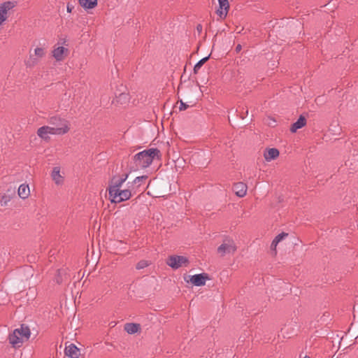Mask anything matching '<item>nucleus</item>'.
I'll return each instance as SVG.
<instances>
[{
	"mask_svg": "<svg viewBox=\"0 0 358 358\" xmlns=\"http://www.w3.org/2000/svg\"><path fill=\"white\" fill-rule=\"evenodd\" d=\"M161 157L160 150L157 148H150L144 150L136 154L131 162V171H136L140 169L148 167L153 162L155 157L159 159Z\"/></svg>",
	"mask_w": 358,
	"mask_h": 358,
	"instance_id": "obj_1",
	"label": "nucleus"
},
{
	"mask_svg": "<svg viewBox=\"0 0 358 358\" xmlns=\"http://www.w3.org/2000/svg\"><path fill=\"white\" fill-rule=\"evenodd\" d=\"M134 188H130V186H128V188L126 189H119L116 190L113 193H110L109 198L112 203H120L124 201L129 200L131 196Z\"/></svg>",
	"mask_w": 358,
	"mask_h": 358,
	"instance_id": "obj_2",
	"label": "nucleus"
},
{
	"mask_svg": "<svg viewBox=\"0 0 358 358\" xmlns=\"http://www.w3.org/2000/svg\"><path fill=\"white\" fill-rule=\"evenodd\" d=\"M66 134V129L52 128L49 126H43L38 129V136L45 140L50 138L49 135H63Z\"/></svg>",
	"mask_w": 358,
	"mask_h": 358,
	"instance_id": "obj_3",
	"label": "nucleus"
},
{
	"mask_svg": "<svg viewBox=\"0 0 358 358\" xmlns=\"http://www.w3.org/2000/svg\"><path fill=\"white\" fill-rule=\"evenodd\" d=\"M237 250V247L233 239L226 238L223 243L217 248V252L223 257L227 254H234Z\"/></svg>",
	"mask_w": 358,
	"mask_h": 358,
	"instance_id": "obj_4",
	"label": "nucleus"
},
{
	"mask_svg": "<svg viewBox=\"0 0 358 358\" xmlns=\"http://www.w3.org/2000/svg\"><path fill=\"white\" fill-rule=\"evenodd\" d=\"M189 260L187 257L179 255L170 256L166 261V264L173 269H178L183 265H187Z\"/></svg>",
	"mask_w": 358,
	"mask_h": 358,
	"instance_id": "obj_5",
	"label": "nucleus"
},
{
	"mask_svg": "<svg viewBox=\"0 0 358 358\" xmlns=\"http://www.w3.org/2000/svg\"><path fill=\"white\" fill-rule=\"evenodd\" d=\"M129 177V173H126L122 176L121 178H117L116 176H113L111 180L109 182L108 190V194L113 193L116 190L120 189L123 183L127 180Z\"/></svg>",
	"mask_w": 358,
	"mask_h": 358,
	"instance_id": "obj_6",
	"label": "nucleus"
},
{
	"mask_svg": "<svg viewBox=\"0 0 358 358\" xmlns=\"http://www.w3.org/2000/svg\"><path fill=\"white\" fill-rule=\"evenodd\" d=\"M16 5V2L8 1L0 4V25L8 18V13Z\"/></svg>",
	"mask_w": 358,
	"mask_h": 358,
	"instance_id": "obj_7",
	"label": "nucleus"
},
{
	"mask_svg": "<svg viewBox=\"0 0 358 358\" xmlns=\"http://www.w3.org/2000/svg\"><path fill=\"white\" fill-rule=\"evenodd\" d=\"M48 122H49L50 124L51 125L50 127L52 128L66 129V133L69 130L68 122L64 119L60 118L59 117L52 116V117H50Z\"/></svg>",
	"mask_w": 358,
	"mask_h": 358,
	"instance_id": "obj_8",
	"label": "nucleus"
},
{
	"mask_svg": "<svg viewBox=\"0 0 358 358\" xmlns=\"http://www.w3.org/2000/svg\"><path fill=\"white\" fill-rule=\"evenodd\" d=\"M210 280L208 273H202L199 274H195L190 276V282L197 287L203 286L206 284V280Z\"/></svg>",
	"mask_w": 358,
	"mask_h": 358,
	"instance_id": "obj_9",
	"label": "nucleus"
},
{
	"mask_svg": "<svg viewBox=\"0 0 358 358\" xmlns=\"http://www.w3.org/2000/svg\"><path fill=\"white\" fill-rule=\"evenodd\" d=\"M219 7L216 10L217 15L221 19H225L229 9V3L228 0H218Z\"/></svg>",
	"mask_w": 358,
	"mask_h": 358,
	"instance_id": "obj_10",
	"label": "nucleus"
},
{
	"mask_svg": "<svg viewBox=\"0 0 358 358\" xmlns=\"http://www.w3.org/2000/svg\"><path fill=\"white\" fill-rule=\"evenodd\" d=\"M247 185L242 182L235 183L233 187L235 194L238 197H243L247 193Z\"/></svg>",
	"mask_w": 358,
	"mask_h": 358,
	"instance_id": "obj_11",
	"label": "nucleus"
},
{
	"mask_svg": "<svg viewBox=\"0 0 358 358\" xmlns=\"http://www.w3.org/2000/svg\"><path fill=\"white\" fill-rule=\"evenodd\" d=\"M65 355L69 358H78L80 356V350L71 343L65 348Z\"/></svg>",
	"mask_w": 358,
	"mask_h": 358,
	"instance_id": "obj_12",
	"label": "nucleus"
},
{
	"mask_svg": "<svg viewBox=\"0 0 358 358\" xmlns=\"http://www.w3.org/2000/svg\"><path fill=\"white\" fill-rule=\"evenodd\" d=\"M68 51V49L64 47H57L52 50V57L58 62L62 61L64 58V53H67Z\"/></svg>",
	"mask_w": 358,
	"mask_h": 358,
	"instance_id": "obj_13",
	"label": "nucleus"
},
{
	"mask_svg": "<svg viewBox=\"0 0 358 358\" xmlns=\"http://www.w3.org/2000/svg\"><path fill=\"white\" fill-rule=\"evenodd\" d=\"M18 334L19 331L17 329H15L8 336L9 343L13 347L20 346L19 344L22 343V339Z\"/></svg>",
	"mask_w": 358,
	"mask_h": 358,
	"instance_id": "obj_14",
	"label": "nucleus"
},
{
	"mask_svg": "<svg viewBox=\"0 0 358 358\" xmlns=\"http://www.w3.org/2000/svg\"><path fill=\"white\" fill-rule=\"evenodd\" d=\"M306 124V119L303 115H300L299 119L293 123L290 127V131L292 133L296 132L298 129L304 127Z\"/></svg>",
	"mask_w": 358,
	"mask_h": 358,
	"instance_id": "obj_15",
	"label": "nucleus"
},
{
	"mask_svg": "<svg viewBox=\"0 0 358 358\" xmlns=\"http://www.w3.org/2000/svg\"><path fill=\"white\" fill-rule=\"evenodd\" d=\"M279 154V150L277 148H269L264 152V156L267 162H270L278 157Z\"/></svg>",
	"mask_w": 358,
	"mask_h": 358,
	"instance_id": "obj_16",
	"label": "nucleus"
},
{
	"mask_svg": "<svg viewBox=\"0 0 358 358\" xmlns=\"http://www.w3.org/2000/svg\"><path fill=\"white\" fill-rule=\"evenodd\" d=\"M147 179H148V176L145 175L136 177L132 183L130 185V188L131 189L134 188L133 192L134 193H136L137 188L139 187L142 185V182ZM129 184H130L129 182L127 183L128 186H129Z\"/></svg>",
	"mask_w": 358,
	"mask_h": 358,
	"instance_id": "obj_17",
	"label": "nucleus"
},
{
	"mask_svg": "<svg viewBox=\"0 0 358 358\" xmlns=\"http://www.w3.org/2000/svg\"><path fill=\"white\" fill-rule=\"evenodd\" d=\"M30 194L29 185L22 184L18 187V195L20 198L27 199Z\"/></svg>",
	"mask_w": 358,
	"mask_h": 358,
	"instance_id": "obj_18",
	"label": "nucleus"
},
{
	"mask_svg": "<svg viewBox=\"0 0 358 358\" xmlns=\"http://www.w3.org/2000/svg\"><path fill=\"white\" fill-rule=\"evenodd\" d=\"M140 329V324L136 323H127L124 326V330L129 334H133Z\"/></svg>",
	"mask_w": 358,
	"mask_h": 358,
	"instance_id": "obj_19",
	"label": "nucleus"
},
{
	"mask_svg": "<svg viewBox=\"0 0 358 358\" xmlns=\"http://www.w3.org/2000/svg\"><path fill=\"white\" fill-rule=\"evenodd\" d=\"M79 3L85 9H91L97 5V0H79Z\"/></svg>",
	"mask_w": 358,
	"mask_h": 358,
	"instance_id": "obj_20",
	"label": "nucleus"
},
{
	"mask_svg": "<svg viewBox=\"0 0 358 358\" xmlns=\"http://www.w3.org/2000/svg\"><path fill=\"white\" fill-rule=\"evenodd\" d=\"M19 331L18 335L22 338H25L26 339H29L31 335L29 328L24 325L22 324L20 329H17Z\"/></svg>",
	"mask_w": 358,
	"mask_h": 358,
	"instance_id": "obj_21",
	"label": "nucleus"
},
{
	"mask_svg": "<svg viewBox=\"0 0 358 358\" xmlns=\"http://www.w3.org/2000/svg\"><path fill=\"white\" fill-rule=\"evenodd\" d=\"M116 101L121 104L126 103L129 101V94L124 92L120 93L119 95L115 96Z\"/></svg>",
	"mask_w": 358,
	"mask_h": 358,
	"instance_id": "obj_22",
	"label": "nucleus"
},
{
	"mask_svg": "<svg viewBox=\"0 0 358 358\" xmlns=\"http://www.w3.org/2000/svg\"><path fill=\"white\" fill-rule=\"evenodd\" d=\"M210 55H209L207 57H203V59H200L194 66V73H197L199 70L201 69V67L206 62L209 58Z\"/></svg>",
	"mask_w": 358,
	"mask_h": 358,
	"instance_id": "obj_23",
	"label": "nucleus"
},
{
	"mask_svg": "<svg viewBox=\"0 0 358 358\" xmlns=\"http://www.w3.org/2000/svg\"><path fill=\"white\" fill-rule=\"evenodd\" d=\"M38 61L32 55H30L29 58L25 62L27 67H33L38 64Z\"/></svg>",
	"mask_w": 358,
	"mask_h": 358,
	"instance_id": "obj_24",
	"label": "nucleus"
},
{
	"mask_svg": "<svg viewBox=\"0 0 358 358\" xmlns=\"http://www.w3.org/2000/svg\"><path fill=\"white\" fill-rule=\"evenodd\" d=\"M52 177L57 184L59 183V178H61V176L59 174V169L57 167L53 169Z\"/></svg>",
	"mask_w": 358,
	"mask_h": 358,
	"instance_id": "obj_25",
	"label": "nucleus"
},
{
	"mask_svg": "<svg viewBox=\"0 0 358 358\" xmlns=\"http://www.w3.org/2000/svg\"><path fill=\"white\" fill-rule=\"evenodd\" d=\"M34 55L35 56L38 57H43L45 56V51L43 48H36L35 50H34Z\"/></svg>",
	"mask_w": 358,
	"mask_h": 358,
	"instance_id": "obj_26",
	"label": "nucleus"
},
{
	"mask_svg": "<svg viewBox=\"0 0 358 358\" xmlns=\"http://www.w3.org/2000/svg\"><path fill=\"white\" fill-rule=\"evenodd\" d=\"M148 266V262L146 260H141L138 262L136 266V269L141 270Z\"/></svg>",
	"mask_w": 358,
	"mask_h": 358,
	"instance_id": "obj_27",
	"label": "nucleus"
},
{
	"mask_svg": "<svg viewBox=\"0 0 358 358\" xmlns=\"http://www.w3.org/2000/svg\"><path fill=\"white\" fill-rule=\"evenodd\" d=\"M288 236L287 233L282 232L279 234L278 236H276L275 238H276V241H278L280 242L282 240H283L285 237Z\"/></svg>",
	"mask_w": 358,
	"mask_h": 358,
	"instance_id": "obj_28",
	"label": "nucleus"
},
{
	"mask_svg": "<svg viewBox=\"0 0 358 358\" xmlns=\"http://www.w3.org/2000/svg\"><path fill=\"white\" fill-rule=\"evenodd\" d=\"M9 201H10V197L6 195H3L0 199V202H1V205H6Z\"/></svg>",
	"mask_w": 358,
	"mask_h": 358,
	"instance_id": "obj_29",
	"label": "nucleus"
},
{
	"mask_svg": "<svg viewBox=\"0 0 358 358\" xmlns=\"http://www.w3.org/2000/svg\"><path fill=\"white\" fill-rule=\"evenodd\" d=\"M188 108H189V105H187L186 103H184L182 100L180 101V106H179L180 110H185Z\"/></svg>",
	"mask_w": 358,
	"mask_h": 358,
	"instance_id": "obj_30",
	"label": "nucleus"
},
{
	"mask_svg": "<svg viewBox=\"0 0 358 358\" xmlns=\"http://www.w3.org/2000/svg\"><path fill=\"white\" fill-rule=\"evenodd\" d=\"M66 8H67V12L68 13H71L72 10L74 8V6L72 4L69 3L67 4Z\"/></svg>",
	"mask_w": 358,
	"mask_h": 358,
	"instance_id": "obj_31",
	"label": "nucleus"
},
{
	"mask_svg": "<svg viewBox=\"0 0 358 358\" xmlns=\"http://www.w3.org/2000/svg\"><path fill=\"white\" fill-rule=\"evenodd\" d=\"M278 243H279V241H276V238H275L273 239V241H272L271 247H276V245H278Z\"/></svg>",
	"mask_w": 358,
	"mask_h": 358,
	"instance_id": "obj_32",
	"label": "nucleus"
},
{
	"mask_svg": "<svg viewBox=\"0 0 358 358\" xmlns=\"http://www.w3.org/2000/svg\"><path fill=\"white\" fill-rule=\"evenodd\" d=\"M241 50V45H238L236 47V52H238Z\"/></svg>",
	"mask_w": 358,
	"mask_h": 358,
	"instance_id": "obj_33",
	"label": "nucleus"
},
{
	"mask_svg": "<svg viewBox=\"0 0 358 358\" xmlns=\"http://www.w3.org/2000/svg\"><path fill=\"white\" fill-rule=\"evenodd\" d=\"M196 29L199 31H201L202 30V26L201 24H198L196 27Z\"/></svg>",
	"mask_w": 358,
	"mask_h": 358,
	"instance_id": "obj_34",
	"label": "nucleus"
},
{
	"mask_svg": "<svg viewBox=\"0 0 358 358\" xmlns=\"http://www.w3.org/2000/svg\"><path fill=\"white\" fill-rule=\"evenodd\" d=\"M304 358H310V357L306 355L304 357Z\"/></svg>",
	"mask_w": 358,
	"mask_h": 358,
	"instance_id": "obj_35",
	"label": "nucleus"
}]
</instances>
